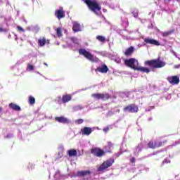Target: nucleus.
<instances>
[{"label": "nucleus", "instance_id": "nucleus-9", "mask_svg": "<svg viewBox=\"0 0 180 180\" xmlns=\"http://www.w3.org/2000/svg\"><path fill=\"white\" fill-rule=\"evenodd\" d=\"M143 41L146 44H150L152 46H161L160 41L150 37H146L143 39Z\"/></svg>", "mask_w": 180, "mask_h": 180}, {"label": "nucleus", "instance_id": "nucleus-7", "mask_svg": "<svg viewBox=\"0 0 180 180\" xmlns=\"http://www.w3.org/2000/svg\"><path fill=\"white\" fill-rule=\"evenodd\" d=\"M124 112L129 113H137L139 112V106L136 104H129L123 108Z\"/></svg>", "mask_w": 180, "mask_h": 180}, {"label": "nucleus", "instance_id": "nucleus-12", "mask_svg": "<svg viewBox=\"0 0 180 180\" xmlns=\"http://www.w3.org/2000/svg\"><path fill=\"white\" fill-rule=\"evenodd\" d=\"M55 15L58 19H63V18H65V13L63 10V7H60L59 10H56Z\"/></svg>", "mask_w": 180, "mask_h": 180}, {"label": "nucleus", "instance_id": "nucleus-23", "mask_svg": "<svg viewBox=\"0 0 180 180\" xmlns=\"http://www.w3.org/2000/svg\"><path fill=\"white\" fill-rule=\"evenodd\" d=\"M174 32H175V30L164 32L162 33V36H163V37H168V36H171V34H172V33H174Z\"/></svg>", "mask_w": 180, "mask_h": 180}, {"label": "nucleus", "instance_id": "nucleus-37", "mask_svg": "<svg viewBox=\"0 0 180 180\" xmlns=\"http://www.w3.org/2000/svg\"><path fill=\"white\" fill-rule=\"evenodd\" d=\"M44 64L45 65H46V67H47V64H46V63H44Z\"/></svg>", "mask_w": 180, "mask_h": 180}, {"label": "nucleus", "instance_id": "nucleus-11", "mask_svg": "<svg viewBox=\"0 0 180 180\" xmlns=\"http://www.w3.org/2000/svg\"><path fill=\"white\" fill-rule=\"evenodd\" d=\"M55 120L58 123H63V124H70V120H68L67 117H65L64 116L56 117Z\"/></svg>", "mask_w": 180, "mask_h": 180}, {"label": "nucleus", "instance_id": "nucleus-18", "mask_svg": "<svg viewBox=\"0 0 180 180\" xmlns=\"http://www.w3.org/2000/svg\"><path fill=\"white\" fill-rule=\"evenodd\" d=\"M72 99V96H71V94L63 95L62 97V101L63 103H67L70 102V101H71Z\"/></svg>", "mask_w": 180, "mask_h": 180}, {"label": "nucleus", "instance_id": "nucleus-5", "mask_svg": "<svg viewBox=\"0 0 180 180\" xmlns=\"http://www.w3.org/2000/svg\"><path fill=\"white\" fill-rule=\"evenodd\" d=\"M79 53L80 54V56H84V57H85V58L89 60V61H91V63H94V61H95L94 55H92V53H91L90 52H89L88 51H86L84 49H79Z\"/></svg>", "mask_w": 180, "mask_h": 180}, {"label": "nucleus", "instance_id": "nucleus-33", "mask_svg": "<svg viewBox=\"0 0 180 180\" xmlns=\"http://www.w3.org/2000/svg\"><path fill=\"white\" fill-rule=\"evenodd\" d=\"M103 131H105V133H108V131H109V127L104 128Z\"/></svg>", "mask_w": 180, "mask_h": 180}, {"label": "nucleus", "instance_id": "nucleus-3", "mask_svg": "<svg viewBox=\"0 0 180 180\" xmlns=\"http://www.w3.org/2000/svg\"><path fill=\"white\" fill-rule=\"evenodd\" d=\"M168 143L167 140H165V141H150L148 143V148H152L153 150L155 149V148H160V147H164V146H165V144Z\"/></svg>", "mask_w": 180, "mask_h": 180}, {"label": "nucleus", "instance_id": "nucleus-28", "mask_svg": "<svg viewBox=\"0 0 180 180\" xmlns=\"http://www.w3.org/2000/svg\"><path fill=\"white\" fill-rule=\"evenodd\" d=\"M76 124H82L84 123V120L83 119H78L75 120Z\"/></svg>", "mask_w": 180, "mask_h": 180}, {"label": "nucleus", "instance_id": "nucleus-31", "mask_svg": "<svg viewBox=\"0 0 180 180\" xmlns=\"http://www.w3.org/2000/svg\"><path fill=\"white\" fill-rule=\"evenodd\" d=\"M27 68L30 71H33V70H34V66L30 65V64H28L27 65Z\"/></svg>", "mask_w": 180, "mask_h": 180}, {"label": "nucleus", "instance_id": "nucleus-27", "mask_svg": "<svg viewBox=\"0 0 180 180\" xmlns=\"http://www.w3.org/2000/svg\"><path fill=\"white\" fill-rule=\"evenodd\" d=\"M71 40H72V43H74L75 44H79V41H78V39H77L75 37H72Z\"/></svg>", "mask_w": 180, "mask_h": 180}, {"label": "nucleus", "instance_id": "nucleus-16", "mask_svg": "<svg viewBox=\"0 0 180 180\" xmlns=\"http://www.w3.org/2000/svg\"><path fill=\"white\" fill-rule=\"evenodd\" d=\"M8 108H10V109H12L13 110H15V112H20V110H22L20 106L13 103H10L8 105Z\"/></svg>", "mask_w": 180, "mask_h": 180}, {"label": "nucleus", "instance_id": "nucleus-6", "mask_svg": "<svg viewBox=\"0 0 180 180\" xmlns=\"http://www.w3.org/2000/svg\"><path fill=\"white\" fill-rule=\"evenodd\" d=\"M91 97L94 98V99H97V101H99L102 99V101H108L110 99L111 96L110 94H91Z\"/></svg>", "mask_w": 180, "mask_h": 180}, {"label": "nucleus", "instance_id": "nucleus-10", "mask_svg": "<svg viewBox=\"0 0 180 180\" xmlns=\"http://www.w3.org/2000/svg\"><path fill=\"white\" fill-rule=\"evenodd\" d=\"M167 80L171 84V85H178L179 84V77L175 76H169L167 77Z\"/></svg>", "mask_w": 180, "mask_h": 180}, {"label": "nucleus", "instance_id": "nucleus-36", "mask_svg": "<svg viewBox=\"0 0 180 180\" xmlns=\"http://www.w3.org/2000/svg\"><path fill=\"white\" fill-rule=\"evenodd\" d=\"M2 110H4V108L2 107H0V113H2Z\"/></svg>", "mask_w": 180, "mask_h": 180}, {"label": "nucleus", "instance_id": "nucleus-20", "mask_svg": "<svg viewBox=\"0 0 180 180\" xmlns=\"http://www.w3.org/2000/svg\"><path fill=\"white\" fill-rule=\"evenodd\" d=\"M111 148H113V143L110 141L107 143V146H104L105 153H112L110 150Z\"/></svg>", "mask_w": 180, "mask_h": 180}, {"label": "nucleus", "instance_id": "nucleus-26", "mask_svg": "<svg viewBox=\"0 0 180 180\" xmlns=\"http://www.w3.org/2000/svg\"><path fill=\"white\" fill-rule=\"evenodd\" d=\"M28 102L30 105H34L36 103V98L32 96H29Z\"/></svg>", "mask_w": 180, "mask_h": 180}, {"label": "nucleus", "instance_id": "nucleus-21", "mask_svg": "<svg viewBox=\"0 0 180 180\" xmlns=\"http://www.w3.org/2000/svg\"><path fill=\"white\" fill-rule=\"evenodd\" d=\"M67 154H68L69 157H77L78 153L75 149H70L67 151Z\"/></svg>", "mask_w": 180, "mask_h": 180}, {"label": "nucleus", "instance_id": "nucleus-32", "mask_svg": "<svg viewBox=\"0 0 180 180\" xmlns=\"http://www.w3.org/2000/svg\"><path fill=\"white\" fill-rule=\"evenodd\" d=\"M7 32L6 29L0 27V33H6Z\"/></svg>", "mask_w": 180, "mask_h": 180}, {"label": "nucleus", "instance_id": "nucleus-35", "mask_svg": "<svg viewBox=\"0 0 180 180\" xmlns=\"http://www.w3.org/2000/svg\"><path fill=\"white\" fill-rule=\"evenodd\" d=\"M12 134H7L6 137L7 139H11V137H12Z\"/></svg>", "mask_w": 180, "mask_h": 180}, {"label": "nucleus", "instance_id": "nucleus-19", "mask_svg": "<svg viewBox=\"0 0 180 180\" xmlns=\"http://www.w3.org/2000/svg\"><path fill=\"white\" fill-rule=\"evenodd\" d=\"M91 171L86 170V171H78L77 173V176H86V175H90Z\"/></svg>", "mask_w": 180, "mask_h": 180}, {"label": "nucleus", "instance_id": "nucleus-24", "mask_svg": "<svg viewBox=\"0 0 180 180\" xmlns=\"http://www.w3.org/2000/svg\"><path fill=\"white\" fill-rule=\"evenodd\" d=\"M96 39L101 41V43H105L106 41V38L102 35H97Z\"/></svg>", "mask_w": 180, "mask_h": 180}, {"label": "nucleus", "instance_id": "nucleus-29", "mask_svg": "<svg viewBox=\"0 0 180 180\" xmlns=\"http://www.w3.org/2000/svg\"><path fill=\"white\" fill-rule=\"evenodd\" d=\"M17 30L20 33L25 32V30L22 27H20V26H17Z\"/></svg>", "mask_w": 180, "mask_h": 180}, {"label": "nucleus", "instance_id": "nucleus-25", "mask_svg": "<svg viewBox=\"0 0 180 180\" xmlns=\"http://www.w3.org/2000/svg\"><path fill=\"white\" fill-rule=\"evenodd\" d=\"M56 36L58 37H63V30L61 29V27H58L56 30Z\"/></svg>", "mask_w": 180, "mask_h": 180}, {"label": "nucleus", "instance_id": "nucleus-34", "mask_svg": "<svg viewBox=\"0 0 180 180\" xmlns=\"http://www.w3.org/2000/svg\"><path fill=\"white\" fill-rule=\"evenodd\" d=\"M132 164H134V162H136V158H131V160H130Z\"/></svg>", "mask_w": 180, "mask_h": 180}, {"label": "nucleus", "instance_id": "nucleus-1", "mask_svg": "<svg viewBox=\"0 0 180 180\" xmlns=\"http://www.w3.org/2000/svg\"><path fill=\"white\" fill-rule=\"evenodd\" d=\"M124 64L134 70L135 71H140L141 72H146V74H150L151 71L154 72V70H157L158 68H162V67H165V62L160 60V58L157 59H151L148 60H146L144 62V65L149 68H146L143 66H139V60H137L134 58H131L129 59H125L124 60Z\"/></svg>", "mask_w": 180, "mask_h": 180}, {"label": "nucleus", "instance_id": "nucleus-13", "mask_svg": "<svg viewBox=\"0 0 180 180\" xmlns=\"http://www.w3.org/2000/svg\"><path fill=\"white\" fill-rule=\"evenodd\" d=\"M46 43H50V40L46 39V37H41L38 39V46L39 47H44Z\"/></svg>", "mask_w": 180, "mask_h": 180}, {"label": "nucleus", "instance_id": "nucleus-22", "mask_svg": "<svg viewBox=\"0 0 180 180\" xmlns=\"http://www.w3.org/2000/svg\"><path fill=\"white\" fill-rule=\"evenodd\" d=\"M72 30L75 32H80L81 25L78 22L73 23Z\"/></svg>", "mask_w": 180, "mask_h": 180}, {"label": "nucleus", "instance_id": "nucleus-30", "mask_svg": "<svg viewBox=\"0 0 180 180\" xmlns=\"http://www.w3.org/2000/svg\"><path fill=\"white\" fill-rule=\"evenodd\" d=\"M171 162V160L165 159L162 163V165H165V164H169Z\"/></svg>", "mask_w": 180, "mask_h": 180}, {"label": "nucleus", "instance_id": "nucleus-14", "mask_svg": "<svg viewBox=\"0 0 180 180\" xmlns=\"http://www.w3.org/2000/svg\"><path fill=\"white\" fill-rule=\"evenodd\" d=\"M81 133L82 136H89L92 133V128L89 127H85L81 129Z\"/></svg>", "mask_w": 180, "mask_h": 180}, {"label": "nucleus", "instance_id": "nucleus-4", "mask_svg": "<svg viewBox=\"0 0 180 180\" xmlns=\"http://www.w3.org/2000/svg\"><path fill=\"white\" fill-rule=\"evenodd\" d=\"M114 163H115V159H113V158L108 159V160L104 161L100 165V167L98 168V171L99 172H102L105 171V169H108V168H109L110 167H112V165H113Z\"/></svg>", "mask_w": 180, "mask_h": 180}, {"label": "nucleus", "instance_id": "nucleus-17", "mask_svg": "<svg viewBox=\"0 0 180 180\" xmlns=\"http://www.w3.org/2000/svg\"><path fill=\"white\" fill-rule=\"evenodd\" d=\"M133 53H134V47L130 46L125 50L124 54L126 56V57H130Z\"/></svg>", "mask_w": 180, "mask_h": 180}, {"label": "nucleus", "instance_id": "nucleus-2", "mask_svg": "<svg viewBox=\"0 0 180 180\" xmlns=\"http://www.w3.org/2000/svg\"><path fill=\"white\" fill-rule=\"evenodd\" d=\"M88 6L89 9L98 15V12L102 9L101 4L96 0H82Z\"/></svg>", "mask_w": 180, "mask_h": 180}, {"label": "nucleus", "instance_id": "nucleus-8", "mask_svg": "<svg viewBox=\"0 0 180 180\" xmlns=\"http://www.w3.org/2000/svg\"><path fill=\"white\" fill-rule=\"evenodd\" d=\"M91 153L93 155H95V157L101 158L105 155V152L101 148H93L91 149Z\"/></svg>", "mask_w": 180, "mask_h": 180}, {"label": "nucleus", "instance_id": "nucleus-15", "mask_svg": "<svg viewBox=\"0 0 180 180\" xmlns=\"http://www.w3.org/2000/svg\"><path fill=\"white\" fill-rule=\"evenodd\" d=\"M96 71H98V72H101V74H106L109 71V68L105 64L101 65V67H98L96 69Z\"/></svg>", "mask_w": 180, "mask_h": 180}]
</instances>
